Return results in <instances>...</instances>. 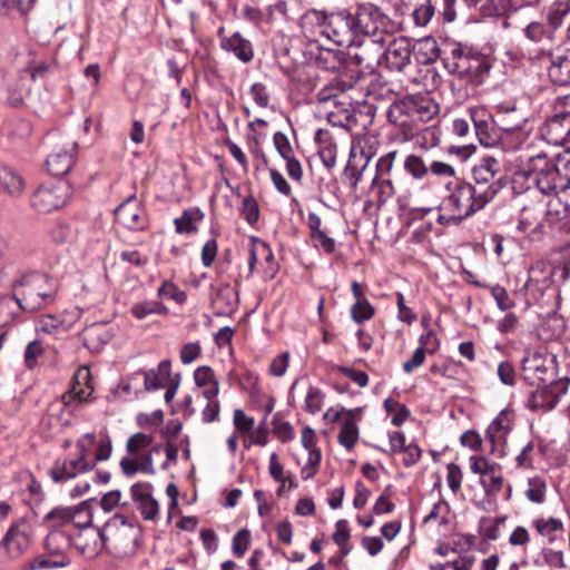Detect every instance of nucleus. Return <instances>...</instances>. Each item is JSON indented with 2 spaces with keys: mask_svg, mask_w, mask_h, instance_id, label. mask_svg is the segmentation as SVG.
I'll return each mask as SVG.
<instances>
[{
  "mask_svg": "<svg viewBox=\"0 0 570 570\" xmlns=\"http://www.w3.org/2000/svg\"><path fill=\"white\" fill-rule=\"evenodd\" d=\"M522 165L514 173L513 183L525 184L527 189L532 186L537 187L542 194L549 195L558 190L564 191L561 186V178L558 174L553 159L544 154L527 156L521 159Z\"/></svg>",
  "mask_w": 570,
  "mask_h": 570,
  "instance_id": "1",
  "label": "nucleus"
},
{
  "mask_svg": "<svg viewBox=\"0 0 570 570\" xmlns=\"http://www.w3.org/2000/svg\"><path fill=\"white\" fill-rule=\"evenodd\" d=\"M318 27L320 33L338 46L352 47L356 43L353 14L346 10L326 13L309 10L303 17V27Z\"/></svg>",
  "mask_w": 570,
  "mask_h": 570,
  "instance_id": "2",
  "label": "nucleus"
},
{
  "mask_svg": "<svg viewBox=\"0 0 570 570\" xmlns=\"http://www.w3.org/2000/svg\"><path fill=\"white\" fill-rule=\"evenodd\" d=\"M484 190H475L471 184L459 185L446 197L441 209L444 214L439 216L441 224L458 223L482 209L489 203V195Z\"/></svg>",
  "mask_w": 570,
  "mask_h": 570,
  "instance_id": "3",
  "label": "nucleus"
},
{
  "mask_svg": "<svg viewBox=\"0 0 570 570\" xmlns=\"http://www.w3.org/2000/svg\"><path fill=\"white\" fill-rule=\"evenodd\" d=\"M12 288L26 313L41 308L53 294L48 276L37 272L23 274L13 283Z\"/></svg>",
  "mask_w": 570,
  "mask_h": 570,
  "instance_id": "4",
  "label": "nucleus"
},
{
  "mask_svg": "<svg viewBox=\"0 0 570 570\" xmlns=\"http://www.w3.org/2000/svg\"><path fill=\"white\" fill-rule=\"evenodd\" d=\"M154 436L146 433L132 434L126 443V450L131 458H122L120 468L122 473L132 478L137 472L145 474H155L153 454L158 451L156 446L151 448Z\"/></svg>",
  "mask_w": 570,
  "mask_h": 570,
  "instance_id": "5",
  "label": "nucleus"
},
{
  "mask_svg": "<svg viewBox=\"0 0 570 570\" xmlns=\"http://www.w3.org/2000/svg\"><path fill=\"white\" fill-rule=\"evenodd\" d=\"M355 37L365 38H392L395 26L394 22L383 13L380 8L373 4H361L353 14Z\"/></svg>",
  "mask_w": 570,
  "mask_h": 570,
  "instance_id": "6",
  "label": "nucleus"
},
{
  "mask_svg": "<svg viewBox=\"0 0 570 570\" xmlns=\"http://www.w3.org/2000/svg\"><path fill=\"white\" fill-rule=\"evenodd\" d=\"M327 423H337L340 431L337 442L346 451H352L360 440V423L363 420V409L330 407L323 414Z\"/></svg>",
  "mask_w": 570,
  "mask_h": 570,
  "instance_id": "7",
  "label": "nucleus"
},
{
  "mask_svg": "<svg viewBox=\"0 0 570 570\" xmlns=\"http://www.w3.org/2000/svg\"><path fill=\"white\" fill-rule=\"evenodd\" d=\"M139 535L140 529L137 524L124 517H116L106 527L105 540H109L115 550L128 554L136 550Z\"/></svg>",
  "mask_w": 570,
  "mask_h": 570,
  "instance_id": "8",
  "label": "nucleus"
},
{
  "mask_svg": "<svg viewBox=\"0 0 570 570\" xmlns=\"http://www.w3.org/2000/svg\"><path fill=\"white\" fill-rule=\"evenodd\" d=\"M53 150L47 158V169L52 176H63L72 168L77 142L66 136H53Z\"/></svg>",
  "mask_w": 570,
  "mask_h": 570,
  "instance_id": "9",
  "label": "nucleus"
},
{
  "mask_svg": "<svg viewBox=\"0 0 570 570\" xmlns=\"http://www.w3.org/2000/svg\"><path fill=\"white\" fill-rule=\"evenodd\" d=\"M69 197L65 183L39 186L31 195L30 205L39 213H51L66 205Z\"/></svg>",
  "mask_w": 570,
  "mask_h": 570,
  "instance_id": "10",
  "label": "nucleus"
},
{
  "mask_svg": "<svg viewBox=\"0 0 570 570\" xmlns=\"http://www.w3.org/2000/svg\"><path fill=\"white\" fill-rule=\"evenodd\" d=\"M499 173L500 163L493 157H483L472 169L475 183L472 185V188L484 190L487 194L491 193L489 202L492 200L502 188L501 177L498 176Z\"/></svg>",
  "mask_w": 570,
  "mask_h": 570,
  "instance_id": "11",
  "label": "nucleus"
},
{
  "mask_svg": "<svg viewBox=\"0 0 570 570\" xmlns=\"http://www.w3.org/2000/svg\"><path fill=\"white\" fill-rule=\"evenodd\" d=\"M514 426V413L511 410H502L489 424L485 431V440L491 443V453L499 458L505 455L507 438Z\"/></svg>",
  "mask_w": 570,
  "mask_h": 570,
  "instance_id": "12",
  "label": "nucleus"
},
{
  "mask_svg": "<svg viewBox=\"0 0 570 570\" xmlns=\"http://www.w3.org/2000/svg\"><path fill=\"white\" fill-rule=\"evenodd\" d=\"M554 6L556 7L549 12L547 21H532L524 28V36L527 39L533 42L553 40L556 30L559 28L563 17L570 9L568 4L562 8V1Z\"/></svg>",
  "mask_w": 570,
  "mask_h": 570,
  "instance_id": "13",
  "label": "nucleus"
},
{
  "mask_svg": "<svg viewBox=\"0 0 570 570\" xmlns=\"http://www.w3.org/2000/svg\"><path fill=\"white\" fill-rule=\"evenodd\" d=\"M95 469V462L91 459L79 458L76 454H69L65 459H58L49 470L51 480L56 483L67 482Z\"/></svg>",
  "mask_w": 570,
  "mask_h": 570,
  "instance_id": "14",
  "label": "nucleus"
},
{
  "mask_svg": "<svg viewBox=\"0 0 570 570\" xmlns=\"http://www.w3.org/2000/svg\"><path fill=\"white\" fill-rule=\"evenodd\" d=\"M472 473L488 479H481L480 483L489 495H497L504 485V479L499 473L500 464L490 461L484 456L472 455L469 459Z\"/></svg>",
  "mask_w": 570,
  "mask_h": 570,
  "instance_id": "15",
  "label": "nucleus"
},
{
  "mask_svg": "<svg viewBox=\"0 0 570 570\" xmlns=\"http://www.w3.org/2000/svg\"><path fill=\"white\" fill-rule=\"evenodd\" d=\"M386 41L383 38H364L360 42L356 41L358 50L351 55V60L365 71L373 72L383 60Z\"/></svg>",
  "mask_w": 570,
  "mask_h": 570,
  "instance_id": "16",
  "label": "nucleus"
},
{
  "mask_svg": "<svg viewBox=\"0 0 570 570\" xmlns=\"http://www.w3.org/2000/svg\"><path fill=\"white\" fill-rule=\"evenodd\" d=\"M116 220L130 230H142L147 227V214L135 195L129 196L115 209Z\"/></svg>",
  "mask_w": 570,
  "mask_h": 570,
  "instance_id": "17",
  "label": "nucleus"
},
{
  "mask_svg": "<svg viewBox=\"0 0 570 570\" xmlns=\"http://www.w3.org/2000/svg\"><path fill=\"white\" fill-rule=\"evenodd\" d=\"M550 360L547 354L540 351H527L521 361L522 376L530 385L547 382V374L550 371Z\"/></svg>",
  "mask_w": 570,
  "mask_h": 570,
  "instance_id": "18",
  "label": "nucleus"
},
{
  "mask_svg": "<svg viewBox=\"0 0 570 570\" xmlns=\"http://www.w3.org/2000/svg\"><path fill=\"white\" fill-rule=\"evenodd\" d=\"M554 267L546 261H537L529 268L525 289L534 298L543 296L553 284Z\"/></svg>",
  "mask_w": 570,
  "mask_h": 570,
  "instance_id": "19",
  "label": "nucleus"
},
{
  "mask_svg": "<svg viewBox=\"0 0 570 570\" xmlns=\"http://www.w3.org/2000/svg\"><path fill=\"white\" fill-rule=\"evenodd\" d=\"M541 137L550 145H563L570 141V112L556 114L540 128Z\"/></svg>",
  "mask_w": 570,
  "mask_h": 570,
  "instance_id": "20",
  "label": "nucleus"
},
{
  "mask_svg": "<svg viewBox=\"0 0 570 570\" xmlns=\"http://www.w3.org/2000/svg\"><path fill=\"white\" fill-rule=\"evenodd\" d=\"M543 58L549 61L548 76L550 80L557 86L570 85V49L558 48L543 53Z\"/></svg>",
  "mask_w": 570,
  "mask_h": 570,
  "instance_id": "21",
  "label": "nucleus"
},
{
  "mask_svg": "<svg viewBox=\"0 0 570 570\" xmlns=\"http://www.w3.org/2000/svg\"><path fill=\"white\" fill-rule=\"evenodd\" d=\"M384 45V56L386 67L391 70L403 71L411 62V43L405 37H399L386 41Z\"/></svg>",
  "mask_w": 570,
  "mask_h": 570,
  "instance_id": "22",
  "label": "nucleus"
},
{
  "mask_svg": "<svg viewBox=\"0 0 570 570\" xmlns=\"http://www.w3.org/2000/svg\"><path fill=\"white\" fill-rule=\"evenodd\" d=\"M151 488L148 482H139L131 485L130 492L141 517L148 521H156L159 517V504L151 494Z\"/></svg>",
  "mask_w": 570,
  "mask_h": 570,
  "instance_id": "23",
  "label": "nucleus"
},
{
  "mask_svg": "<svg viewBox=\"0 0 570 570\" xmlns=\"http://www.w3.org/2000/svg\"><path fill=\"white\" fill-rule=\"evenodd\" d=\"M535 385L537 389L529 394L527 406L533 411L553 409L562 394L560 384L556 382L547 384L544 382Z\"/></svg>",
  "mask_w": 570,
  "mask_h": 570,
  "instance_id": "24",
  "label": "nucleus"
},
{
  "mask_svg": "<svg viewBox=\"0 0 570 570\" xmlns=\"http://www.w3.org/2000/svg\"><path fill=\"white\" fill-rule=\"evenodd\" d=\"M105 544V533L94 528H86L73 539V546L83 557L94 558L100 553Z\"/></svg>",
  "mask_w": 570,
  "mask_h": 570,
  "instance_id": "25",
  "label": "nucleus"
},
{
  "mask_svg": "<svg viewBox=\"0 0 570 570\" xmlns=\"http://www.w3.org/2000/svg\"><path fill=\"white\" fill-rule=\"evenodd\" d=\"M76 383L70 391L61 396V404L65 407H70L75 402L82 403L89 399L92 393V387L89 384L90 371L88 367L82 366L78 368L76 375Z\"/></svg>",
  "mask_w": 570,
  "mask_h": 570,
  "instance_id": "26",
  "label": "nucleus"
},
{
  "mask_svg": "<svg viewBox=\"0 0 570 570\" xmlns=\"http://www.w3.org/2000/svg\"><path fill=\"white\" fill-rule=\"evenodd\" d=\"M495 125L504 131L521 130L527 122L524 112L515 104H500L493 117Z\"/></svg>",
  "mask_w": 570,
  "mask_h": 570,
  "instance_id": "27",
  "label": "nucleus"
},
{
  "mask_svg": "<svg viewBox=\"0 0 570 570\" xmlns=\"http://www.w3.org/2000/svg\"><path fill=\"white\" fill-rule=\"evenodd\" d=\"M220 37V48L233 53L238 60L248 63L254 58V48L252 42L244 38L239 32L230 36H223V29L218 31Z\"/></svg>",
  "mask_w": 570,
  "mask_h": 570,
  "instance_id": "28",
  "label": "nucleus"
},
{
  "mask_svg": "<svg viewBox=\"0 0 570 570\" xmlns=\"http://www.w3.org/2000/svg\"><path fill=\"white\" fill-rule=\"evenodd\" d=\"M24 189L26 181L20 173L8 165H0V195L16 199Z\"/></svg>",
  "mask_w": 570,
  "mask_h": 570,
  "instance_id": "29",
  "label": "nucleus"
},
{
  "mask_svg": "<svg viewBox=\"0 0 570 570\" xmlns=\"http://www.w3.org/2000/svg\"><path fill=\"white\" fill-rule=\"evenodd\" d=\"M406 111L420 121H429L439 112V105L429 96H415L404 102Z\"/></svg>",
  "mask_w": 570,
  "mask_h": 570,
  "instance_id": "30",
  "label": "nucleus"
},
{
  "mask_svg": "<svg viewBox=\"0 0 570 570\" xmlns=\"http://www.w3.org/2000/svg\"><path fill=\"white\" fill-rule=\"evenodd\" d=\"M139 372L144 380L145 390L148 392L156 391L163 389L165 383L170 380L171 363L169 360H163L156 368Z\"/></svg>",
  "mask_w": 570,
  "mask_h": 570,
  "instance_id": "31",
  "label": "nucleus"
},
{
  "mask_svg": "<svg viewBox=\"0 0 570 570\" xmlns=\"http://www.w3.org/2000/svg\"><path fill=\"white\" fill-rule=\"evenodd\" d=\"M72 539L63 530L49 531L43 540V549L50 557L58 559H69L68 549L71 547Z\"/></svg>",
  "mask_w": 570,
  "mask_h": 570,
  "instance_id": "32",
  "label": "nucleus"
},
{
  "mask_svg": "<svg viewBox=\"0 0 570 570\" xmlns=\"http://www.w3.org/2000/svg\"><path fill=\"white\" fill-rule=\"evenodd\" d=\"M532 527L541 537L546 538L549 543L563 539L564 524L561 519L553 517L537 518L532 521Z\"/></svg>",
  "mask_w": 570,
  "mask_h": 570,
  "instance_id": "33",
  "label": "nucleus"
},
{
  "mask_svg": "<svg viewBox=\"0 0 570 570\" xmlns=\"http://www.w3.org/2000/svg\"><path fill=\"white\" fill-rule=\"evenodd\" d=\"M315 141L318 144V156L328 169L336 165L337 145L327 130L318 129L315 134Z\"/></svg>",
  "mask_w": 570,
  "mask_h": 570,
  "instance_id": "34",
  "label": "nucleus"
},
{
  "mask_svg": "<svg viewBox=\"0 0 570 570\" xmlns=\"http://www.w3.org/2000/svg\"><path fill=\"white\" fill-rule=\"evenodd\" d=\"M79 512V508H55L45 515L43 524L49 531L61 530V528L69 525Z\"/></svg>",
  "mask_w": 570,
  "mask_h": 570,
  "instance_id": "35",
  "label": "nucleus"
},
{
  "mask_svg": "<svg viewBox=\"0 0 570 570\" xmlns=\"http://www.w3.org/2000/svg\"><path fill=\"white\" fill-rule=\"evenodd\" d=\"M452 56L455 59L450 69L453 73L462 76L464 73H469L472 69L476 72L488 70V66L479 58L471 59L468 55H463L461 49H453Z\"/></svg>",
  "mask_w": 570,
  "mask_h": 570,
  "instance_id": "36",
  "label": "nucleus"
},
{
  "mask_svg": "<svg viewBox=\"0 0 570 570\" xmlns=\"http://www.w3.org/2000/svg\"><path fill=\"white\" fill-rule=\"evenodd\" d=\"M140 372H136L127 377L121 379L117 386L112 390L115 397L122 401H131L137 399L140 393Z\"/></svg>",
  "mask_w": 570,
  "mask_h": 570,
  "instance_id": "37",
  "label": "nucleus"
},
{
  "mask_svg": "<svg viewBox=\"0 0 570 570\" xmlns=\"http://www.w3.org/2000/svg\"><path fill=\"white\" fill-rule=\"evenodd\" d=\"M204 214L199 208L186 209L180 217L175 218L176 232L190 234L197 230V224L203 219Z\"/></svg>",
  "mask_w": 570,
  "mask_h": 570,
  "instance_id": "38",
  "label": "nucleus"
},
{
  "mask_svg": "<svg viewBox=\"0 0 570 570\" xmlns=\"http://www.w3.org/2000/svg\"><path fill=\"white\" fill-rule=\"evenodd\" d=\"M547 490L546 479L541 475H534L528 479L524 495L530 502L542 504L547 498Z\"/></svg>",
  "mask_w": 570,
  "mask_h": 570,
  "instance_id": "39",
  "label": "nucleus"
},
{
  "mask_svg": "<svg viewBox=\"0 0 570 570\" xmlns=\"http://www.w3.org/2000/svg\"><path fill=\"white\" fill-rule=\"evenodd\" d=\"M544 213L550 223H556L570 216V206L560 196H553L547 202Z\"/></svg>",
  "mask_w": 570,
  "mask_h": 570,
  "instance_id": "40",
  "label": "nucleus"
},
{
  "mask_svg": "<svg viewBox=\"0 0 570 570\" xmlns=\"http://www.w3.org/2000/svg\"><path fill=\"white\" fill-rule=\"evenodd\" d=\"M21 312H24L23 306L14 294L0 298V318L2 321H13L21 316Z\"/></svg>",
  "mask_w": 570,
  "mask_h": 570,
  "instance_id": "41",
  "label": "nucleus"
},
{
  "mask_svg": "<svg viewBox=\"0 0 570 570\" xmlns=\"http://www.w3.org/2000/svg\"><path fill=\"white\" fill-rule=\"evenodd\" d=\"M404 170L414 179L421 180L429 174V166L424 163L423 158L409 154L403 161Z\"/></svg>",
  "mask_w": 570,
  "mask_h": 570,
  "instance_id": "42",
  "label": "nucleus"
},
{
  "mask_svg": "<svg viewBox=\"0 0 570 570\" xmlns=\"http://www.w3.org/2000/svg\"><path fill=\"white\" fill-rule=\"evenodd\" d=\"M384 409L395 426H401L410 416V410L392 397H387L384 401Z\"/></svg>",
  "mask_w": 570,
  "mask_h": 570,
  "instance_id": "43",
  "label": "nucleus"
},
{
  "mask_svg": "<svg viewBox=\"0 0 570 570\" xmlns=\"http://www.w3.org/2000/svg\"><path fill=\"white\" fill-rule=\"evenodd\" d=\"M543 209L541 207H523L520 214L518 229L528 232L532 226L539 227L541 225V215Z\"/></svg>",
  "mask_w": 570,
  "mask_h": 570,
  "instance_id": "44",
  "label": "nucleus"
},
{
  "mask_svg": "<svg viewBox=\"0 0 570 570\" xmlns=\"http://www.w3.org/2000/svg\"><path fill=\"white\" fill-rule=\"evenodd\" d=\"M352 87V82H346L342 79H333L317 92V100L320 102H326Z\"/></svg>",
  "mask_w": 570,
  "mask_h": 570,
  "instance_id": "45",
  "label": "nucleus"
},
{
  "mask_svg": "<svg viewBox=\"0 0 570 570\" xmlns=\"http://www.w3.org/2000/svg\"><path fill=\"white\" fill-rule=\"evenodd\" d=\"M272 432L283 443L289 442L295 438L292 424L282 419L279 414H275L272 420Z\"/></svg>",
  "mask_w": 570,
  "mask_h": 570,
  "instance_id": "46",
  "label": "nucleus"
},
{
  "mask_svg": "<svg viewBox=\"0 0 570 570\" xmlns=\"http://www.w3.org/2000/svg\"><path fill=\"white\" fill-rule=\"evenodd\" d=\"M450 517V507L444 500H439L433 504L430 512L424 517L423 522H436L440 525L448 524Z\"/></svg>",
  "mask_w": 570,
  "mask_h": 570,
  "instance_id": "47",
  "label": "nucleus"
},
{
  "mask_svg": "<svg viewBox=\"0 0 570 570\" xmlns=\"http://www.w3.org/2000/svg\"><path fill=\"white\" fill-rule=\"evenodd\" d=\"M157 294L163 299H170L181 305L186 302L187 295L175 283L165 281L158 288Z\"/></svg>",
  "mask_w": 570,
  "mask_h": 570,
  "instance_id": "48",
  "label": "nucleus"
},
{
  "mask_svg": "<svg viewBox=\"0 0 570 570\" xmlns=\"http://www.w3.org/2000/svg\"><path fill=\"white\" fill-rule=\"evenodd\" d=\"M324 400L325 393L318 387L311 386L305 396L304 410L311 414H316L322 410Z\"/></svg>",
  "mask_w": 570,
  "mask_h": 570,
  "instance_id": "49",
  "label": "nucleus"
},
{
  "mask_svg": "<svg viewBox=\"0 0 570 570\" xmlns=\"http://www.w3.org/2000/svg\"><path fill=\"white\" fill-rule=\"evenodd\" d=\"M132 314L137 318H144L153 314L165 316L167 314V308L158 302L149 301L136 304L132 307Z\"/></svg>",
  "mask_w": 570,
  "mask_h": 570,
  "instance_id": "50",
  "label": "nucleus"
},
{
  "mask_svg": "<svg viewBox=\"0 0 570 570\" xmlns=\"http://www.w3.org/2000/svg\"><path fill=\"white\" fill-rule=\"evenodd\" d=\"M70 563L69 559H58L48 556L47 553L45 556H38L33 558L29 562V568L31 570H42V569H51V568H62Z\"/></svg>",
  "mask_w": 570,
  "mask_h": 570,
  "instance_id": "51",
  "label": "nucleus"
},
{
  "mask_svg": "<svg viewBox=\"0 0 570 570\" xmlns=\"http://www.w3.org/2000/svg\"><path fill=\"white\" fill-rule=\"evenodd\" d=\"M307 452V460L301 469V476L303 480H309L318 472L322 460L321 450H313Z\"/></svg>",
  "mask_w": 570,
  "mask_h": 570,
  "instance_id": "52",
  "label": "nucleus"
},
{
  "mask_svg": "<svg viewBox=\"0 0 570 570\" xmlns=\"http://www.w3.org/2000/svg\"><path fill=\"white\" fill-rule=\"evenodd\" d=\"M553 161L556 167H558V174L562 181L561 186L566 190L570 184V150L558 154Z\"/></svg>",
  "mask_w": 570,
  "mask_h": 570,
  "instance_id": "53",
  "label": "nucleus"
},
{
  "mask_svg": "<svg viewBox=\"0 0 570 570\" xmlns=\"http://www.w3.org/2000/svg\"><path fill=\"white\" fill-rule=\"evenodd\" d=\"M542 559L547 566L556 569H566L567 563L564 560V553L561 550H554L552 548L542 549Z\"/></svg>",
  "mask_w": 570,
  "mask_h": 570,
  "instance_id": "54",
  "label": "nucleus"
},
{
  "mask_svg": "<svg viewBox=\"0 0 570 570\" xmlns=\"http://www.w3.org/2000/svg\"><path fill=\"white\" fill-rule=\"evenodd\" d=\"M397 156V151H389L387 154L380 157L376 164V175L374 177V183L377 181L379 178H383L385 175H389L393 169L395 159Z\"/></svg>",
  "mask_w": 570,
  "mask_h": 570,
  "instance_id": "55",
  "label": "nucleus"
},
{
  "mask_svg": "<svg viewBox=\"0 0 570 570\" xmlns=\"http://www.w3.org/2000/svg\"><path fill=\"white\" fill-rule=\"evenodd\" d=\"M250 542V532L247 529L239 530L233 538L232 549L237 557H243Z\"/></svg>",
  "mask_w": 570,
  "mask_h": 570,
  "instance_id": "56",
  "label": "nucleus"
},
{
  "mask_svg": "<svg viewBox=\"0 0 570 570\" xmlns=\"http://www.w3.org/2000/svg\"><path fill=\"white\" fill-rule=\"evenodd\" d=\"M96 452L95 456L91 459V461L95 462V465L100 461H107L111 456L112 452V443L109 435H104L99 439V441H96L95 444Z\"/></svg>",
  "mask_w": 570,
  "mask_h": 570,
  "instance_id": "57",
  "label": "nucleus"
},
{
  "mask_svg": "<svg viewBox=\"0 0 570 570\" xmlns=\"http://www.w3.org/2000/svg\"><path fill=\"white\" fill-rule=\"evenodd\" d=\"M373 315L374 308L366 298L355 301V303L352 306V316L354 321H367Z\"/></svg>",
  "mask_w": 570,
  "mask_h": 570,
  "instance_id": "58",
  "label": "nucleus"
},
{
  "mask_svg": "<svg viewBox=\"0 0 570 570\" xmlns=\"http://www.w3.org/2000/svg\"><path fill=\"white\" fill-rule=\"evenodd\" d=\"M96 444V435L94 433H86L76 441L77 453L79 458L91 459L90 453Z\"/></svg>",
  "mask_w": 570,
  "mask_h": 570,
  "instance_id": "59",
  "label": "nucleus"
},
{
  "mask_svg": "<svg viewBox=\"0 0 570 570\" xmlns=\"http://www.w3.org/2000/svg\"><path fill=\"white\" fill-rule=\"evenodd\" d=\"M509 0H482L481 10L487 16H501L509 8Z\"/></svg>",
  "mask_w": 570,
  "mask_h": 570,
  "instance_id": "60",
  "label": "nucleus"
},
{
  "mask_svg": "<svg viewBox=\"0 0 570 570\" xmlns=\"http://www.w3.org/2000/svg\"><path fill=\"white\" fill-rule=\"evenodd\" d=\"M242 214L249 225H253L258 220L259 208L257 202L253 197L244 198Z\"/></svg>",
  "mask_w": 570,
  "mask_h": 570,
  "instance_id": "61",
  "label": "nucleus"
},
{
  "mask_svg": "<svg viewBox=\"0 0 570 570\" xmlns=\"http://www.w3.org/2000/svg\"><path fill=\"white\" fill-rule=\"evenodd\" d=\"M434 14V7L430 3H423L413 11V19L416 26H426Z\"/></svg>",
  "mask_w": 570,
  "mask_h": 570,
  "instance_id": "62",
  "label": "nucleus"
},
{
  "mask_svg": "<svg viewBox=\"0 0 570 570\" xmlns=\"http://www.w3.org/2000/svg\"><path fill=\"white\" fill-rule=\"evenodd\" d=\"M355 336L357 340L358 348L362 352H367L371 350L375 338V333L372 328L362 326L356 331Z\"/></svg>",
  "mask_w": 570,
  "mask_h": 570,
  "instance_id": "63",
  "label": "nucleus"
},
{
  "mask_svg": "<svg viewBox=\"0 0 570 570\" xmlns=\"http://www.w3.org/2000/svg\"><path fill=\"white\" fill-rule=\"evenodd\" d=\"M234 425L237 431L248 433L254 428L255 421L248 416L243 410L236 409L233 417Z\"/></svg>",
  "mask_w": 570,
  "mask_h": 570,
  "instance_id": "64",
  "label": "nucleus"
}]
</instances>
